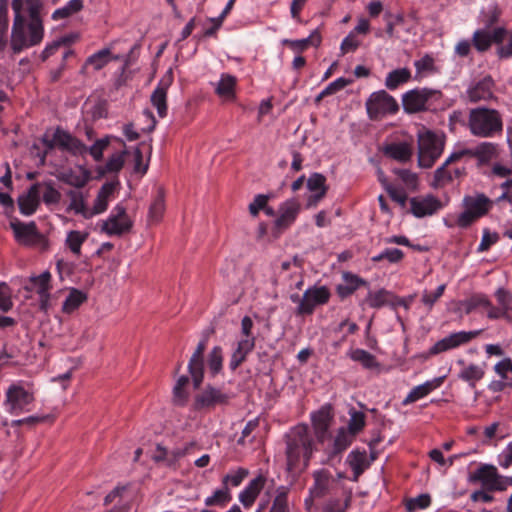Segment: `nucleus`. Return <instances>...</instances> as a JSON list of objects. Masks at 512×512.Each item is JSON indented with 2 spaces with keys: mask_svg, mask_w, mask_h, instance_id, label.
I'll list each match as a JSON object with an SVG mask.
<instances>
[{
  "mask_svg": "<svg viewBox=\"0 0 512 512\" xmlns=\"http://www.w3.org/2000/svg\"><path fill=\"white\" fill-rule=\"evenodd\" d=\"M223 352L220 346H214L208 355V367L211 374L214 376L222 369Z\"/></svg>",
  "mask_w": 512,
  "mask_h": 512,
  "instance_id": "nucleus-52",
  "label": "nucleus"
},
{
  "mask_svg": "<svg viewBox=\"0 0 512 512\" xmlns=\"http://www.w3.org/2000/svg\"><path fill=\"white\" fill-rule=\"evenodd\" d=\"M494 81L490 76L472 83L466 90L467 99L476 103L479 101H487L493 98Z\"/></svg>",
  "mask_w": 512,
  "mask_h": 512,
  "instance_id": "nucleus-18",
  "label": "nucleus"
},
{
  "mask_svg": "<svg viewBox=\"0 0 512 512\" xmlns=\"http://www.w3.org/2000/svg\"><path fill=\"white\" fill-rule=\"evenodd\" d=\"M430 502V496L427 494H422L410 499L406 504V508L409 512H415L417 510L425 509L430 505Z\"/></svg>",
  "mask_w": 512,
  "mask_h": 512,
  "instance_id": "nucleus-60",
  "label": "nucleus"
},
{
  "mask_svg": "<svg viewBox=\"0 0 512 512\" xmlns=\"http://www.w3.org/2000/svg\"><path fill=\"white\" fill-rule=\"evenodd\" d=\"M36 402V388L26 380L12 381L5 390L2 403L4 410L13 416L29 413Z\"/></svg>",
  "mask_w": 512,
  "mask_h": 512,
  "instance_id": "nucleus-4",
  "label": "nucleus"
},
{
  "mask_svg": "<svg viewBox=\"0 0 512 512\" xmlns=\"http://www.w3.org/2000/svg\"><path fill=\"white\" fill-rule=\"evenodd\" d=\"M498 464L504 469H507L512 465V441L509 442L498 455Z\"/></svg>",
  "mask_w": 512,
  "mask_h": 512,
  "instance_id": "nucleus-64",
  "label": "nucleus"
},
{
  "mask_svg": "<svg viewBox=\"0 0 512 512\" xmlns=\"http://www.w3.org/2000/svg\"><path fill=\"white\" fill-rule=\"evenodd\" d=\"M495 297L497 299L499 307L502 308L503 311L506 312L511 317V315H512V294L503 288H499L495 292Z\"/></svg>",
  "mask_w": 512,
  "mask_h": 512,
  "instance_id": "nucleus-57",
  "label": "nucleus"
},
{
  "mask_svg": "<svg viewBox=\"0 0 512 512\" xmlns=\"http://www.w3.org/2000/svg\"><path fill=\"white\" fill-rule=\"evenodd\" d=\"M484 369L477 364L465 366L458 374V378L467 382L471 388L476 387V383L484 376Z\"/></svg>",
  "mask_w": 512,
  "mask_h": 512,
  "instance_id": "nucleus-40",
  "label": "nucleus"
},
{
  "mask_svg": "<svg viewBox=\"0 0 512 512\" xmlns=\"http://www.w3.org/2000/svg\"><path fill=\"white\" fill-rule=\"evenodd\" d=\"M384 153L393 160L405 163L411 160L414 149L410 143L397 142L385 146Z\"/></svg>",
  "mask_w": 512,
  "mask_h": 512,
  "instance_id": "nucleus-30",
  "label": "nucleus"
},
{
  "mask_svg": "<svg viewBox=\"0 0 512 512\" xmlns=\"http://www.w3.org/2000/svg\"><path fill=\"white\" fill-rule=\"evenodd\" d=\"M464 207L468 208L477 217H481L488 212L492 202L484 194H475L466 196L463 200Z\"/></svg>",
  "mask_w": 512,
  "mask_h": 512,
  "instance_id": "nucleus-33",
  "label": "nucleus"
},
{
  "mask_svg": "<svg viewBox=\"0 0 512 512\" xmlns=\"http://www.w3.org/2000/svg\"><path fill=\"white\" fill-rule=\"evenodd\" d=\"M366 110L370 119L393 115L399 110L395 98L385 90L373 92L366 101Z\"/></svg>",
  "mask_w": 512,
  "mask_h": 512,
  "instance_id": "nucleus-11",
  "label": "nucleus"
},
{
  "mask_svg": "<svg viewBox=\"0 0 512 512\" xmlns=\"http://www.w3.org/2000/svg\"><path fill=\"white\" fill-rule=\"evenodd\" d=\"M466 126L475 137L492 138L502 133L503 120L497 110L477 107L469 110Z\"/></svg>",
  "mask_w": 512,
  "mask_h": 512,
  "instance_id": "nucleus-5",
  "label": "nucleus"
},
{
  "mask_svg": "<svg viewBox=\"0 0 512 512\" xmlns=\"http://www.w3.org/2000/svg\"><path fill=\"white\" fill-rule=\"evenodd\" d=\"M86 300V293L76 288H71L63 302L62 311L66 314H70L77 310Z\"/></svg>",
  "mask_w": 512,
  "mask_h": 512,
  "instance_id": "nucleus-39",
  "label": "nucleus"
},
{
  "mask_svg": "<svg viewBox=\"0 0 512 512\" xmlns=\"http://www.w3.org/2000/svg\"><path fill=\"white\" fill-rule=\"evenodd\" d=\"M444 378L445 376L436 377L420 385L415 386L404 398L402 404L408 405L426 397L428 394H430L432 391H434L435 389L439 388L442 385Z\"/></svg>",
  "mask_w": 512,
  "mask_h": 512,
  "instance_id": "nucleus-24",
  "label": "nucleus"
},
{
  "mask_svg": "<svg viewBox=\"0 0 512 512\" xmlns=\"http://www.w3.org/2000/svg\"><path fill=\"white\" fill-rule=\"evenodd\" d=\"M416 69L415 78H421L429 73L434 72V59L430 55H425L421 59L414 62Z\"/></svg>",
  "mask_w": 512,
  "mask_h": 512,
  "instance_id": "nucleus-54",
  "label": "nucleus"
},
{
  "mask_svg": "<svg viewBox=\"0 0 512 512\" xmlns=\"http://www.w3.org/2000/svg\"><path fill=\"white\" fill-rule=\"evenodd\" d=\"M354 438L355 435L349 432L346 427H340L333 437L331 445L325 449L328 460L332 461L344 452L352 444Z\"/></svg>",
  "mask_w": 512,
  "mask_h": 512,
  "instance_id": "nucleus-21",
  "label": "nucleus"
},
{
  "mask_svg": "<svg viewBox=\"0 0 512 512\" xmlns=\"http://www.w3.org/2000/svg\"><path fill=\"white\" fill-rule=\"evenodd\" d=\"M351 83H352V80L344 78V77H339L336 80L329 83L325 87V89H323V94H330V95L335 94L336 92L344 89L346 86H348Z\"/></svg>",
  "mask_w": 512,
  "mask_h": 512,
  "instance_id": "nucleus-63",
  "label": "nucleus"
},
{
  "mask_svg": "<svg viewBox=\"0 0 512 512\" xmlns=\"http://www.w3.org/2000/svg\"><path fill=\"white\" fill-rule=\"evenodd\" d=\"M321 37L317 30H314L308 37L303 39H297L289 42V46L294 51H303L310 44L318 46L320 44Z\"/></svg>",
  "mask_w": 512,
  "mask_h": 512,
  "instance_id": "nucleus-53",
  "label": "nucleus"
},
{
  "mask_svg": "<svg viewBox=\"0 0 512 512\" xmlns=\"http://www.w3.org/2000/svg\"><path fill=\"white\" fill-rule=\"evenodd\" d=\"M50 281V272L44 271L40 275L29 277L24 283L23 288L28 292H36L38 295L44 294L50 291Z\"/></svg>",
  "mask_w": 512,
  "mask_h": 512,
  "instance_id": "nucleus-34",
  "label": "nucleus"
},
{
  "mask_svg": "<svg viewBox=\"0 0 512 512\" xmlns=\"http://www.w3.org/2000/svg\"><path fill=\"white\" fill-rule=\"evenodd\" d=\"M348 414L349 421L346 429L356 436L365 427L366 416L362 411H357L354 408L350 409Z\"/></svg>",
  "mask_w": 512,
  "mask_h": 512,
  "instance_id": "nucleus-47",
  "label": "nucleus"
},
{
  "mask_svg": "<svg viewBox=\"0 0 512 512\" xmlns=\"http://www.w3.org/2000/svg\"><path fill=\"white\" fill-rule=\"evenodd\" d=\"M506 35V30L502 27L495 28L493 31L487 29L476 30L473 34V45L480 51H486L493 42H501Z\"/></svg>",
  "mask_w": 512,
  "mask_h": 512,
  "instance_id": "nucleus-20",
  "label": "nucleus"
},
{
  "mask_svg": "<svg viewBox=\"0 0 512 512\" xmlns=\"http://www.w3.org/2000/svg\"><path fill=\"white\" fill-rule=\"evenodd\" d=\"M7 31H8V9L4 5H0V51H2L7 44Z\"/></svg>",
  "mask_w": 512,
  "mask_h": 512,
  "instance_id": "nucleus-58",
  "label": "nucleus"
},
{
  "mask_svg": "<svg viewBox=\"0 0 512 512\" xmlns=\"http://www.w3.org/2000/svg\"><path fill=\"white\" fill-rule=\"evenodd\" d=\"M496 154L497 145L491 142H482L471 152V155L476 156L481 161H490Z\"/></svg>",
  "mask_w": 512,
  "mask_h": 512,
  "instance_id": "nucleus-49",
  "label": "nucleus"
},
{
  "mask_svg": "<svg viewBox=\"0 0 512 512\" xmlns=\"http://www.w3.org/2000/svg\"><path fill=\"white\" fill-rule=\"evenodd\" d=\"M133 224L134 222L128 215L126 207L118 203L113 207L109 216L101 221L100 230L107 236L121 237L131 231Z\"/></svg>",
  "mask_w": 512,
  "mask_h": 512,
  "instance_id": "nucleus-8",
  "label": "nucleus"
},
{
  "mask_svg": "<svg viewBox=\"0 0 512 512\" xmlns=\"http://www.w3.org/2000/svg\"><path fill=\"white\" fill-rule=\"evenodd\" d=\"M256 338L240 337L237 341L236 348L234 349L231 359L230 368L235 370L243 361H245L247 355L254 349Z\"/></svg>",
  "mask_w": 512,
  "mask_h": 512,
  "instance_id": "nucleus-29",
  "label": "nucleus"
},
{
  "mask_svg": "<svg viewBox=\"0 0 512 512\" xmlns=\"http://www.w3.org/2000/svg\"><path fill=\"white\" fill-rule=\"evenodd\" d=\"M42 141L48 150L59 148L73 155H84L87 153L86 145L61 128H56L51 135L48 132L45 133Z\"/></svg>",
  "mask_w": 512,
  "mask_h": 512,
  "instance_id": "nucleus-9",
  "label": "nucleus"
},
{
  "mask_svg": "<svg viewBox=\"0 0 512 512\" xmlns=\"http://www.w3.org/2000/svg\"><path fill=\"white\" fill-rule=\"evenodd\" d=\"M313 435L307 425H297L286 435L287 469L292 473L305 470L316 451Z\"/></svg>",
  "mask_w": 512,
  "mask_h": 512,
  "instance_id": "nucleus-3",
  "label": "nucleus"
},
{
  "mask_svg": "<svg viewBox=\"0 0 512 512\" xmlns=\"http://www.w3.org/2000/svg\"><path fill=\"white\" fill-rule=\"evenodd\" d=\"M463 306H464L465 312L467 314H469L472 311H474L475 309H477L478 307L485 308V307L490 306V300L484 294H476V295L472 296L471 298H469L468 300H466L463 303Z\"/></svg>",
  "mask_w": 512,
  "mask_h": 512,
  "instance_id": "nucleus-56",
  "label": "nucleus"
},
{
  "mask_svg": "<svg viewBox=\"0 0 512 512\" xmlns=\"http://www.w3.org/2000/svg\"><path fill=\"white\" fill-rule=\"evenodd\" d=\"M114 59H117V57L112 56L111 50L104 48L89 56L86 64L91 65L95 70H100Z\"/></svg>",
  "mask_w": 512,
  "mask_h": 512,
  "instance_id": "nucleus-43",
  "label": "nucleus"
},
{
  "mask_svg": "<svg viewBox=\"0 0 512 512\" xmlns=\"http://www.w3.org/2000/svg\"><path fill=\"white\" fill-rule=\"evenodd\" d=\"M41 193L38 185H32L26 193L18 197L20 212L25 216L32 215L40 204Z\"/></svg>",
  "mask_w": 512,
  "mask_h": 512,
  "instance_id": "nucleus-27",
  "label": "nucleus"
},
{
  "mask_svg": "<svg viewBox=\"0 0 512 512\" xmlns=\"http://www.w3.org/2000/svg\"><path fill=\"white\" fill-rule=\"evenodd\" d=\"M229 395L220 388L208 385L195 396L194 408L196 410L211 409L217 405H225Z\"/></svg>",
  "mask_w": 512,
  "mask_h": 512,
  "instance_id": "nucleus-15",
  "label": "nucleus"
},
{
  "mask_svg": "<svg viewBox=\"0 0 512 512\" xmlns=\"http://www.w3.org/2000/svg\"><path fill=\"white\" fill-rule=\"evenodd\" d=\"M442 97L439 90L429 88H416L402 95V106L407 113H418L430 110Z\"/></svg>",
  "mask_w": 512,
  "mask_h": 512,
  "instance_id": "nucleus-7",
  "label": "nucleus"
},
{
  "mask_svg": "<svg viewBox=\"0 0 512 512\" xmlns=\"http://www.w3.org/2000/svg\"><path fill=\"white\" fill-rule=\"evenodd\" d=\"M248 475L249 471L246 468L232 469L223 477L222 484L229 489L238 487Z\"/></svg>",
  "mask_w": 512,
  "mask_h": 512,
  "instance_id": "nucleus-45",
  "label": "nucleus"
},
{
  "mask_svg": "<svg viewBox=\"0 0 512 512\" xmlns=\"http://www.w3.org/2000/svg\"><path fill=\"white\" fill-rule=\"evenodd\" d=\"M360 45V41L354 35V31H351L343 40L340 46V50L343 54L354 52Z\"/></svg>",
  "mask_w": 512,
  "mask_h": 512,
  "instance_id": "nucleus-62",
  "label": "nucleus"
},
{
  "mask_svg": "<svg viewBox=\"0 0 512 512\" xmlns=\"http://www.w3.org/2000/svg\"><path fill=\"white\" fill-rule=\"evenodd\" d=\"M470 482H478L484 490L505 491L508 487L506 477L498 473L497 468L492 464H481L470 476Z\"/></svg>",
  "mask_w": 512,
  "mask_h": 512,
  "instance_id": "nucleus-10",
  "label": "nucleus"
},
{
  "mask_svg": "<svg viewBox=\"0 0 512 512\" xmlns=\"http://www.w3.org/2000/svg\"><path fill=\"white\" fill-rule=\"evenodd\" d=\"M165 211V202L162 192H158L149 208V220L151 222H159Z\"/></svg>",
  "mask_w": 512,
  "mask_h": 512,
  "instance_id": "nucleus-50",
  "label": "nucleus"
},
{
  "mask_svg": "<svg viewBox=\"0 0 512 512\" xmlns=\"http://www.w3.org/2000/svg\"><path fill=\"white\" fill-rule=\"evenodd\" d=\"M449 166L450 165L446 164L444 161L442 165L435 170L432 181L433 187H444L452 182L455 177L459 176L460 170L458 168L452 169Z\"/></svg>",
  "mask_w": 512,
  "mask_h": 512,
  "instance_id": "nucleus-35",
  "label": "nucleus"
},
{
  "mask_svg": "<svg viewBox=\"0 0 512 512\" xmlns=\"http://www.w3.org/2000/svg\"><path fill=\"white\" fill-rule=\"evenodd\" d=\"M412 78L411 71L406 68H397L390 71L385 78V87L388 90H396L401 85L406 84Z\"/></svg>",
  "mask_w": 512,
  "mask_h": 512,
  "instance_id": "nucleus-36",
  "label": "nucleus"
},
{
  "mask_svg": "<svg viewBox=\"0 0 512 512\" xmlns=\"http://www.w3.org/2000/svg\"><path fill=\"white\" fill-rule=\"evenodd\" d=\"M404 258V253L398 248H386L380 253L374 255L371 260L373 262H380L386 260L389 264H397Z\"/></svg>",
  "mask_w": 512,
  "mask_h": 512,
  "instance_id": "nucleus-48",
  "label": "nucleus"
},
{
  "mask_svg": "<svg viewBox=\"0 0 512 512\" xmlns=\"http://www.w3.org/2000/svg\"><path fill=\"white\" fill-rule=\"evenodd\" d=\"M440 209H442L440 200L431 194L410 199V211L417 218L431 216Z\"/></svg>",
  "mask_w": 512,
  "mask_h": 512,
  "instance_id": "nucleus-17",
  "label": "nucleus"
},
{
  "mask_svg": "<svg viewBox=\"0 0 512 512\" xmlns=\"http://www.w3.org/2000/svg\"><path fill=\"white\" fill-rule=\"evenodd\" d=\"M83 8V0H69L64 6L56 9L52 13L53 20H62L68 18Z\"/></svg>",
  "mask_w": 512,
  "mask_h": 512,
  "instance_id": "nucleus-44",
  "label": "nucleus"
},
{
  "mask_svg": "<svg viewBox=\"0 0 512 512\" xmlns=\"http://www.w3.org/2000/svg\"><path fill=\"white\" fill-rule=\"evenodd\" d=\"M375 455L371 452L370 458H368L365 450L360 451L358 449L352 450L346 458L347 464L353 471L352 481H357L359 476L370 466L374 461Z\"/></svg>",
  "mask_w": 512,
  "mask_h": 512,
  "instance_id": "nucleus-23",
  "label": "nucleus"
},
{
  "mask_svg": "<svg viewBox=\"0 0 512 512\" xmlns=\"http://www.w3.org/2000/svg\"><path fill=\"white\" fill-rule=\"evenodd\" d=\"M172 82L173 72L172 69H169L151 94V103L156 108L160 118L167 115V91Z\"/></svg>",
  "mask_w": 512,
  "mask_h": 512,
  "instance_id": "nucleus-16",
  "label": "nucleus"
},
{
  "mask_svg": "<svg viewBox=\"0 0 512 512\" xmlns=\"http://www.w3.org/2000/svg\"><path fill=\"white\" fill-rule=\"evenodd\" d=\"M109 145V137H105L97 140L92 146L87 148V152L94 158V160L99 161L103 156L104 149Z\"/></svg>",
  "mask_w": 512,
  "mask_h": 512,
  "instance_id": "nucleus-61",
  "label": "nucleus"
},
{
  "mask_svg": "<svg viewBox=\"0 0 512 512\" xmlns=\"http://www.w3.org/2000/svg\"><path fill=\"white\" fill-rule=\"evenodd\" d=\"M289 487L280 485L274 490L272 505L268 512H289L288 494Z\"/></svg>",
  "mask_w": 512,
  "mask_h": 512,
  "instance_id": "nucleus-37",
  "label": "nucleus"
},
{
  "mask_svg": "<svg viewBox=\"0 0 512 512\" xmlns=\"http://www.w3.org/2000/svg\"><path fill=\"white\" fill-rule=\"evenodd\" d=\"M300 211L299 202L294 199H288L283 202L278 209V217L275 220V226L279 229H285L290 226L297 218Z\"/></svg>",
  "mask_w": 512,
  "mask_h": 512,
  "instance_id": "nucleus-22",
  "label": "nucleus"
},
{
  "mask_svg": "<svg viewBox=\"0 0 512 512\" xmlns=\"http://www.w3.org/2000/svg\"><path fill=\"white\" fill-rule=\"evenodd\" d=\"M206 348V340H201L194 353L192 354L189 363H188V371L191 375L193 385L195 388H198L203 382L204 378V361H203V353Z\"/></svg>",
  "mask_w": 512,
  "mask_h": 512,
  "instance_id": "nucleus-19",
  "label": "nucleus"
},
{
  "mask_svg": "<svg viewBox=\"0 0 512 512\" xmlns=\"http://www.w3.org/2000/svg\"><path fill=\"white\" fill-rule=\"evenodd\" d=\"M446 137L439 131L422 127L417 132V163L422 169L434 166L444 151Z\"/></svg>",
  "mask_w": 512,
  "mask_h": 512,
  "instance_id": "nucleus-6",
  "label": "nucleus"
},
{
  "mask_svg": "<svg viewBox=\"0 0 512 512\" xmlns=\"http://www.w3.org/2000/svg\"><path fill=\"white\" fill-rule=\"evenodd\" d=\"M274 480L264 474H258L255 478L251 479L245 488L239 493V501L245 507H251L258 495L262 490H265L267 495L274 493L276 487Z\"/></svg>",
  "mask_w": 512,
  "mask_h": 512,
  "instance_id": "nucleus-12",
  "label": "nucleus"
},
{
  "mask_svg": "<svg viewBox=\"0 0 512 512\" xmlns=\"http://www.w3.org/2000/svg\"><path fill=\"white\" fill-rule=\"evenodd\" d=\"M326 178L319 173L312 174L307 180V188L311 195L307 199V207H315L317 203L325 196L327 188Z\"/></svg>",
  "mask_w": 512,
  "mask_h": 512,
  "instance_id": "nucleus-26",
  "label": "nucleus"
},
{
  "mask_svg": "<svg viewBox=\"0 0 512 512\" xmlns=\"http://www.w3.org/2000/svg\"><path fill=\"white\" fill-rule=\"evenodd\" d=\"M16 240L23 245H33L38 239V232L34 222L22 223L14 221L10 223Z\"/></svg>",
  "mask_w": 512,
  "mask_h": 512,
  "instance_id": "nucleus-25",
  "label": "nucleus"
},
{
  "mask_svg": "<svg viewBox=\"0 0 512 512\" xmlns=\"http://www.w3.org/2000/svg\"><path fill=\"white\" fill-rule=\"evenodd\" d=\"M236 77L223 73L220 76V79L214 83L215 93L226 101H231L235 98V87H236Z\"/></svg>",
  "mask_w": 512,
  "mask_h": 512,
  "instance_id": "nucleus-31",
  "label": "nucleus"
},
{
  "mask_svg": "<svg viewBox=\"0 0 512 512\" xmlns=\"http://www.w3.org/2000/svg\"><path fill=\"white\" fill-rule=\"evenodd\" d=\"M11 296L12 292L9 286L4 282L0 283V310L2 312H7L12 308L13 302Z\"/></svg>",
  "mask_w": 512,
  "mask_h": 512,
  "instance_id": "nucleus-59",
  "label": "nucleus"
},
{
  "mask_svg": "<svg viewBox=\"0 0 512 512\" xmlns=\"http://www.w3.org/2000/svg\"><path fill=\"white\" fill-rule=\"evenodd\" d=\"M388 294L389 292L385 289L369 291L365 298V302L371 308H381L388 303Z\"/></svg>",
  "mask_w": 512,
  "mask_h": 512,
  "instance_id": "nucleus-51",
  "label": "nucleus"
},
{
  "mask_svg": "<svg viewBox=\"0 0 512 512\" xmlns=\"http://www.w3.org/2000/svg\"><path fill=\"white\" fill-rule=\"evenodd\" d=\"M14 20L11 31L10 45L14 53L41 43L44 27L39 17L38 1L13 0Z\"/></svg>",
  "mask_w": 512,
  "mask_h": 512,
  "instance_id": "nucleus-1",
  "label": "nucleus"
},
{
  "mask_svg": "<svg viewBox=\"0 0 512 512\" xmlns=\"http://www.w3.org/2000/svg\"><path fill=\"white\" fill-rule=\"evenodd\" d=\"M343 282L337 285V293L341 298H346L353 294L360 286L366 285V281L359 276L344 272L342 274Z\"/></svg>",
  "mask_w": 512,
  "mask_h": 512,
  "instance_id": "nucleus-32",
  "label": "nucleus"
},
{
  "mask_svg": "<svg viewBox=\"0 0 512 512\" xmlns=\"http://www.w3.org/2000/svg\"><path fill=\"white\" fill-rule=\"evenodd\" d=\"M88 232L71 230L67 233L65 244L69 250L76 256L81 254V247L88 238Z\"/></svg>",
  "mask_w": 512,
  "mask_h": 512,
  "instance_id": "nucleus-41",
  "label": "nucleus"
},
{
  "mask_svg": "<svg viewBox=\"0 0 512 512\" xmlns=\"http://www.w3.org/2000/svg\"><path fill=\"white\" fill-rule=\"evenodd\" d=\"M114 191L115 184L112 182H107L101 186L94 200V204L91 207V212L93 213V216L102 214L107 210L109 203L114 198Z\"/></svg>",
  "mask_w": 512,
  "mask_h": 512,
  "instance_id": "nucleus-28",
  "label": "nucleus"
},
{
  "mask_svg": "<svg viewBox=\"0 0 512 512\" xmlns=\"http://www.w3.org/2000/svg\"><path fill=\"white\" fill-rule=\"evenodd\" d=\"M312 476L314 483L309 488L305 504L310 505L314 499L328 497L326 512H344L352 496V489L344 484L346 476L341 472L334 475L326 468L315 470Z\"/></svg>",
  "mask_w": 512,
  "mask_h": 512,
  "instance_id": "nucleus-2",
  "label": "nucleus"
},
{
  "mask_svg": "<svg viewBox=\"0 0 512 512\" xmlns=\"http://www.w3.org/2000/svg\"><path fill=\"white\" fill-rule=\"evenodd\" d=\"M482 333V329L453 332L438 340L427 352V356L437 355L468 344Z\"/></svg>",
  "mask_w": 512,
  "mask_h": 512,
  "instance_id": "nucleus-13",
  "label": "nucleus"
},
{
  "mask_svg": "<svg viewBox=\"0 0 512 512\" xmlns=\"http://www.w3.org/2000/svg\"><path fill=\"white\" fill-rule=\"evenodd\" d=\"M315 434L319 441H323L324 436L328 432L329 421L328 415L324 411H318L311 416Z\"/></svg>",
  "mask_w": 512,
  "mask_h": 512,
  "instance_id": "nucleus-46",
  "label": "nucleus"
},
{
  "mask_svg": "<svg viewBox=\"0 0 512 512\" xmlns=\"http://www.w3.org/2000/svg\"><path fill=\"white\" fill-rule=\"evenodd\" d=\"M348 356L351 360L360 363L365 369L372 370L379 367V363L377 362L375 356L364 349H351L348 352Z\"/></svg>",
  "mask_w": 512,
  "mask_h": 512,
  "instance_id": "nucleus-38",
  "label": "nucleus"
},
{
  "mask_svg": "<svg viewBox=\"0 0 512 512\" xmlns=\"http://www.w3.org/2000/svg\"><path fill=\"white\" fill-rule=\"evenodd\" d=\"M330 291L326 286H312L305 290L301 303L297 306L296 312L299 315H310L317 306L324 305L329 301Z\"/></svg>",
  "mask_w": 512,
  "mask_h": 512,
  "instance_id": "nucleus-14",
  "label": "nucleus"
},
{
  "mask_svg": "<svg viewBox=\"0 0 512 512\" xmlns=\"http://www.w3.org/2000/svg\"><path fill=\"white\" fill-rule=\"evenodd\" d=\"M68 210L73 211L75 214H79L86 219L93 217L91 208L86 206L84 197L81 193L74 192L71 194Z\"/></svg>",
  "mask_w": 512,
  "mask_h": 512,
  "instance_id": "nucleus-42",
  "label": "nucleus"
},
{
  "mask_svg": "<svg viewBox=\"0 0 512 512\" xmlns=\"http://www.w3.org/2000/svg\"><path fill=\"white\" fill-rule=\"evenodd\" d=\"M231 494L230 489L222 484L220 489H217L211 496L205 499V504L211 505H223L230 501Z\"/></svg>",
  "mask_w": 512,
  "mask_h": 512,
  "instance_id": "nucleus-55",
  "label": "nucleus"
}]
</instances>
